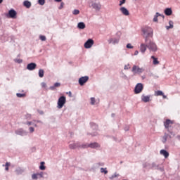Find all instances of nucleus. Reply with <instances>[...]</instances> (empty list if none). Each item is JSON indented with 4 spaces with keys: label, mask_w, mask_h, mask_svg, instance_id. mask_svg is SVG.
Segmentation results:
<instances>
[{
    "label": "nucleus",
    "mask_w": 180,
    "mask_h": 180,
    "mask_svg": "<svg viewBox=\"0 0 180 180\" xmlns=\"http://www.w3.org/2000/svg\"><path fill=\"white\" fill-rule=\"evenodd\" d=\"M143 36L145 39V43H147L148 40H150V37L152 39L153 34V28L150 27H143L141 29Z\"/></svg>",
    "instance_id": "f257e3e1"
},
{
    "label": "nucleus",
    "mask_w": 180,
    "mask_h": 180,
    "mask_svg": "<svg viewBox=\"0 0 180 180\" xmlns=\"http://www.w3.org/2000/svg\"><path fill=\"white\" fill-rule=\"evenodd\" d=\"M147 44V47L150 51H153L155 53L158 50V48L157 47V44H155V42L151 41V39H148V41L146 42Z\"/></svg>",
    "instance_id": "f03ea898"
},
{
    "label": "nucleus",
    "mask_w": 180,
    "mask_h": 180,
    "mask_svg": "<svg viewBox=\"0 0 180 180\" xmlns=\"http://www.w3.org/2000/svg\"><path fill=\"white\" fill-rule=\"evenodd\" d=\"M67 102V99L65 98V96H60L58 100V109H62L63 106L65 105V103Z\"/></svg>",
    "instance_id": "7ed1b4c3"
},
{
    "label": "nucleus",
    "mask_w": 180,
    "mask_h": 180,
    "mask_svg": "<svg viewBox=\"0 0 180 180\" xmlns=\"http://www.w3.org/2000/svg\"><path fill=\"white\" fill-rule=\"evenodd\" d=\"M131 71L134 74H142V72H144V68H140L139 66L134 65L132 67Z\"/></svg>",
    "instance_id": "20e7f679"
},
{
    "label": "nucleus",
    "mask_w": 180,
    "mask_h": 180,
    "mask_svg": "<svg viewBox=\"0 0 180 180\" xmlns=\"http://www.w3.org/2000/svg\"><path fill=\"white\" fill-rule=\"evenodd\" d=\"M143 89H144V86H143V84L138 83L134 89V94H141L143 92Z\"/></svg>",
    "instance_id": "39448f33"
},
{
    "label": "nucleus",
    "mask_w": 180,
    "mask_h": 180,
    "mask_svg": "<svg viewBox=\"0 0 180 180\" xmlns=\"http://www.w3.org/2000/svg\"><path fill=\"white\" fill-rule=\"evenodd\" d=\"M171 124H174V121L171 120H166V121L164 122V126L165 129H167L170 134H172V132L169 131V126H171Z\"/></svg>",
    "instance_id": "423d86ee"
},
{
    "label": "nucleus",
    "mask_w": 180,
    "mask_h": 180,
    "mask_svg": "<svg viewBox=\"0 0 180 180\" xmlns=\"http://www.w3.org/2000/svg\"><path fill=\"white\" fill-rule=\"evenodd\" d=\"M18 13L14 9H11L7 14V18H11V19H16V15Z\"/></svg>",
    "instance_id": "0eeeda50"
},
{
    "label": "nucleus",
    "mask_w": 180,
    "mask_h": 180,
    "mask_svg": "<svg viewBox=\"0 0 180 180\" xmlns=\"http://www.w3.org/2000/svg\"><path fill=\"white\" fill-rule=\"evenodd\" d=\"M89 79V77H88V76H84V77H80L79 79V85H81V86H82V85H84V84H86V82H88Z\"/></svg>",
    "instance_id": "6e6552de"
},
{
    "label": "nucleus",
    "mask_w": 180,
    "mask_h": 180,
    "mask_svg": "<svg viewBox=\"0 0 180 180\" xmlns=\"http://www.w3.org/2000/svg\"><path fill=\"white\" fill-rule=\"evenodd\" d=\"M94 41H93V39H88L84 43V48L85 49H91V47H92V46H94Z\"/></svg>",
    "instance_id": "1a4fd4ad"
},
{
    "label": "nucleus",
    "mask_w": 180,
    "mask_h": 180,
    "mask_svg": "<svg viewBox=\"0 0 180 180\" xmlns=\"http://www.w3.org/2000/svg\"><path fill=\"white\" fill-rule=\"evenodd\" d=\"M36 67H37L36 63H31L27 65V69H28L29 71H33V70H36Z\"/></svg>",
    "instance_id": "9d476101"
},
{
    "label": "nucleus",
    "mask_w": 180,
    "mask_h": 180,
    "mask_svg": "<svg viewBox=\"0 0 180 180\" xmlns=\"http://www.w3.org/2000/svg\"><path fill=\"white\" fill-rule=\"evenodd\" d=\"M120 12H122V15H124V16H129L130 15V13L129 12V10L126 8L125 7H121L120 8Z\"/></svg>",
    "instance_id": "9b49d317"
},
{
    "label": "nucleus",
    "mask_w": 180,
    "mask_h": 180,
    "mask_svg": "<svg viewBox=\"0 0 180 180\" xmlns=\"http://www.w3.org/2000/svg\"><path fill=\"white\" fill-rule=\"evenodd\" d=\"M151 98L150 96H146V95H142L141 96V101L142 102H144L145 103H147V102H150V98Z\"/></svg>",
    "instance_id": "f8f14e48"
},
{
    "label": "nucleus",
    "mask_w": 180,
    "mask_h": 180,
    "mask_svg": "<svg viewBox=\"0 0 180 180\" xmlns=\"http://www.w3.org/2000/svg\"><path fill=\"white\" fill-rule=\"evenodd\" d=\"M80 144L79 143H73L72 144L69 145V148H71L72 150H74L75 148H79Z\"/></svg>",
    "instance_id": "ddd939ff"
},
{
    "label": "nucleus",
    "mask_w": 180,
    "mask_h": 180,
    "mask_svg": "<svg viewBox=\"0 0 180 180\" xmlns=\"http://www.w3.org/2000/svg\"><path fill=\"white\" fill-rule=\"evenodd\" d=\"M91 6L96 11H99L101 10V4L94 3V2L92 3Z\"/></svg>",
    "instance_id": "4468645a"
},
{
    "label": "nucleus",
    "mask_w": 180,
    "mask_h": 180,
    "mask_svg": "<svg viewBox=\"0 0 180 180\" xmlns=\"http://www.w3.org/2000/svg\"><path fill=\"white\" fill-rule=\"evenodd\" d=\"M101 147V145L96 142H94L91 143H89V148H99Z\"/></svg>",
    "instance_id": "2eb2a0df"
},
{
    "label": "nucleus",
    "mask_w": 180,
    "mask_h": 180,
    "mask_svg": "<svg viewBox=\"0 0 180 180\" xmlns=\"http://www.w3.org/2000/svg\"><path fill=\"white\" fill-rule=\"evenodd\" d=\"M161 155H164L165 158H168L169 157V153L165 150H160Z\"/></svg>",
    "instance_id": "dca6fc26"
},
{
    "label": "nucleus",
    "mask_w": 180,
    "mask_h": 180,
    "mask_svg": "<svg viewBox=\"0 0 180 180\" xmlns=\"http://www.w3.org/2000/svg\"><path fill=\"white\" fill-rule=\"evenodd\" d=\"M147 44H141V46H140V51L142 52V53H146V51L147 50Z\"/></svg>",
    "instance_id": "f3484780"
},
{
    "label": "nucleus",
    "mask_w": 180,
    "mask_h": 180,
    "mask_svg": "<svg viewBox=\"0 0 180 180\" xmlns=\"http://www.w3.org/2000/svg\"><path fill=\"white\" fill-rule=\"evenodd\" d=\"M165 14L167 16H171V15H172V9L167 8L165 10Z\"/></svg>",
    "instance_id": "a211bd4d"
},
{
    "label": "nucleus",
    "mask_w": 180,
    "mask_h": 180,
    "mask_svg": "<svg viewBox=\"0 0 180 180\" xmlns=\"http://www.w3.org/2000/svg\"><path fill=\"white\" fill-rule=\"evenodd\" d=\"M60 86H61V84H60L58 82H56V83L54 84L53 86H51L50 87V89H51V91H54V89H56V88H58Z\"/></svg>",
    "instance_id": "6ab92c4d"
},
{
    "label": "nucleus",
    "mask_w": 180,
    "mask_h": 180,
    "mask_svg": "<svg viewBox=\"0 0 180 180\" xmlns=\"http://www.w3.org/2000/svg\"><path fill=\"white\" fill-rule=\"evenodd\" d=\"M23 5H24V6H25V8L29 9V8H30V6H32V3H30V1L27 0L23 2Z\"/></svg>",
    "instance_id": "aec40b11"
},
{
    "label": "nucleus",
    "mask_w": 180,
    "mask_h": 180,
    "mask_svg": "<svg viewBox=\"0 0 180 180\" xmlns=\"http://www.w3.org/2000/svg\"><path fill=\"white\" fill-rule=\"evenodd\" d=\"M40 176L41 178H43V174H34L32 176V179H37Z\"/></svg>",
    "instance_id": "412c9836"
},
{
    "label": "nucleus",
    "mask_w": 180,
    "mask_h": 180,
    "mask_svg": "<svg viewBox=\"0 0 180 180\" xmlns=\"http://www.w3.org/2000/svg\"><path fill=\"white\" fill-rule=\"evenodd\" d=\"M158 16H162V18H164V15L160 14L159 13H156L153 18V22H158Z\"/></svg>",
    "instance_id": "4be33fe9"
},
{
    "label": "nucleus",
    "mask_w": 180,
    "mask_h": 180,
    "mask_svg": "<svg viewBox=\"0 0 180 180\" xmlns=\"http://www.w3.org/2000/svg\"><path fill=\"white\" fill-rule=\"evenodd\" d=\"M151 58L153 59V65H158V64H160V61H158V58H155L154 56H151Z\"/></svg>",
    "instance_id": "5701e85b"
},
{
    "label": "nucleus",
    "mask_w": 180,
    "mask_h": 180,
    "mask_svg": "<svg viewBox=\"0 0 180 180\" xmlns=\"http://www.w3.org/2000/svg\"><path fill=\"white\" fill-rule=\"evenodd\" d=\"M78 29H85V23L84 22H79L77 25Z\"/></svg>",
    "instance_id": "b1692460"
},
{
    "label": "nucleus",
    "mask_w": 180,
    "mask_h": 180,
    "mask_svg": "<svg viewBox=\"0 0 180 180\" xmlns=\"http://www.w3.org/2000/svg\"><path fill=\"white\" fill-rule=\"evenodd\" d=\"M39 77L40 78H43V77H44V70L40 69V70H39Z\"/></svg>",
    "instance_id": "393cba45"
},
{
    "label": "nucleus",
    "mask_w": 180,
    "mask_h": 180,
    "mask_svg": "<svg viewBox=\"0 0 180 180\" xmlns=\"http://www.w3.org/2000/svg\"><path fill=\"white\" fill-rule=\"evenodd\" d=\"M169 26H167L166 29L169 30V29H173L174 28V22L172 21L169 22Z\"/></svg>",
    "instance_id": "a878e982"
},
{
    "label": "nucleus",
    "mask_w": 180,
    "mask_h": 180,
    "mask_svg": "<svg viewBox=\"0 0 180 180\" xmlns=\"http://www.w3.org/2000/svg\"><path fill=\"white\" fill-rule=\"evenodd\" d=\"M44 162H41V165L39 166V169H41V171H44V169H46V166H44Z\"/></svg>",
    "instance_id": "bb28decb"
},
{
    "label": "nucleus",
    "mask_w": 180,
    "mask_h": 180,
    "mask_svg": "<svg viewBox=\"0 0 180 180\" xmlns=\"http://www.w3.org/2000/svg\"><path fill=\"white\" fill-rule=\"evenodd\" d=\"M79 148H89V143L82 144L80 145Z\"/></svg>",
    "instance_id": "cd10ccee"
},
{
    "label": "nucleus",
    "mask_w": 180,
    "mask_h": 180,
    "mask_svg": "<svg viewBox=\"0 0 180 180\" xmlns=\"http://www.w3.org/2000/svg\"><path fill=\"white\" fill-rule=\"evenodd\" d=\"M162 95H163V93L161 91H157L155 92V96H162Z\"/></svg>",
    "instance_id": "c85d7f7f"
},
{
    "label": "nucleus",
    "mask_w": 180,
    "mask_h": 180,
    "mask_svg": "<svg viewBox=\"0 0 180 180\" xmlns=\"http://www.w3.org/2000/svg\"><path fill=\"white\" fill-rule=\"evenodd\" d=\"M16 96H18V98H25V96H26V94H25L17 93Z\"/></svg>",
    "instance_id": "c756f323"
},
{
    "label": "nucleus",
    "mask_w": 180,
    "mask_h": 180,
    "mask_svg": "<svg viewBox=\"0 0 180 180\" xmlns=\"http://www.w3.org/2000/svg\"><path fill=\"white\" fill-rule=\"evenodd\" d=\"M5 167H6V171H9V167H11V163L7 162L5 165Z\"/></svg>",
    "instance_id": "7c9ffc66"
},
{
    "label": "nucleus",
    "mask_w": 180,
    "mask_h": 180,
    "mask_svg": "<svg viewBox=\"0 0 180 180\" xmlns=\"http://www.w3.org/2000/svg\"><path fill=\"white\" fill-rule=\"evenodd\" d=\"M101 172L102 173V174H108V170H106V168H103V167H102V168H101Z\"/></svg>",
    "instance_id": "2f4dec72"
},
{
    "label": "nucleus",
    "mask_w": 180,
    "mask_h": 180,
    "mask_svg": "<svg viewBox=\"0 0 180 180\" xmlns=\"http://www.w3.org/2000/svg\"><path fill=\"white\" fill-rule=\"evenodd\" d=\"M39 39H40V40H41V41H46V36H44V35L39 36Z\"/></svg>",
    "instance_id": "473e14b6"
},
{
    "label": "nucleus",
    "mask_w": 180,
    "mask_h": 180,
    "mask_svg": "<svg viewBox=\"0 0 180 180\" xmlns=\"http://www.w3.org/2000/svg\"><path fill=\"white\" fill-rule=\"evenodd\" d=\"M72 13L73 15H79V10L75 9L72 11Z\"/></svg>",
    "instance_id": "72a5a7b5"
},
{
    "label": "nucleus",
    "mask_w": 180,
    "mask_h": 180,
    "mask_svg": "<svg viewBox=\"0 0 180 180\" xmlns=\"http://www.w3.org/2000/svg\"><path fill=\"white\" fill-rule=\"evenodd\" d=\"M91 105H95V98H91Z\"/></svg>",
    "instance_id": "f704fd0d"
},
{
    "label": "nucleus",
    "mask_w": 180,
    "mask_h": 180,
    "mask_svg": "<svg viewBox=\"0 0 180 180\" xmlns=\"http://www.w3.org/2000/svg\"><path fill=\"white\" fill-rule=\"evenodd\" d=\"M38 2L39 4V5H44L45 4L46 1L45 0H39Z\"/></svg>",
    "instance_id": "c9c22d12"
},
{
    "label": "nucleus",
    "mask_w": 180,
    "mask_h": 180,
    "mask_svg": "<svg viewBox=\"0 0 180 180\" xmlns=\"http://www.w3.org/2000/svg\"><path fill=\"white\" fill-rule=\"evenodd\" d=\"M123 4H126V0H120V6H122Z\"/></svg>",
    "instance_id": "e433bc0d"
},
{
    "label": "nucleus",
    "mask_w": 180,
    "mask_h": 180,
    "mask_svg": "<svg viewBox=\"0 0 180 180\" xmlns=\"http://www.w3.org/2000/svg\"><path fill=\"white\" fill-rule=\"evenodd\" d=\"M15 63H18V64H20L21 63H23V60L22 59H16Z\"/></svg>",
    "instance_id": "4c0bfd02"
},
{
    "label": "nucleus",
    "mask_w": 180,
    "mask_h": 180,
    "mask_svg": "<svg viewBox=\"0 0 180 180\" xmlns=\"http://www.w3.org/2000/svg\"><path fill=\"white\" fill-rule=\"evenodd\" d=\"M127 49H133V46H131V44H128L127 45Z\"/></svg>",
    "instance_id": "58836bf2"
},
{
    "label": "nucleus",
    "mask_w": 180,
    "mask_h": 180,
    "mask_svg": "<svg viewBox=\"0 0 180 180\" xmlns=\"http://www.w3.org/2000/svg\"><path fill=\"white\" fill-rule=\"evenodd\" d=\"M25 117H26V119H30V118L32 117V115H30V114H27V115H25Z\"/></svg>",
    "instance_id": "ea45409f"
},
{
    "label": "nucleus",
    "mask_w": 180,
    "mask_h": 180,
    "mask_svg": "<svg viewBox=\"0 0 180 180\" xmlns=\"http://www.w3.org/2000/svg\"><path fill=\"white\" fill-rule=\"evenodd\" d=\"M29 130H30V133H33V131H34V128L30 127L29 128Z\"/></svg>",
    "instance_id": "a19ab883"
},
{
    "label": "nucleus",
    "mask_w": 180,
    "mask_h": 180,
    "mask_svg": "<svg viewBox=\"0 0 180 180\" xmlns=\"http://www.w3.org/2000/svg\"><path fill=\"white\" fill-rule=\"evenodd\" d=\"M41 85L42 88H46V86H47V84L46 83H44V82H42L41 84Z\"/></svg>",
    "instance_id": "79ce46f5"
},
{
    "label": "nucleus",
    "mask_w": 180,
    "mask_h": 180,
    "mask_svg": "<svg viewBox=\"0 0 180 180\" xmlns=\"http://www.w3.org/2000/svg\"><path fill=\"white\" fill-rule=\"evenodd\" d=\"M130 68V65H126L124 66V70H129Z\"/></svg>",
    "instance_id": "37998d69"
},
{
    "label": "nucleus",
    "mask_w": 180,
    "mask_h": 180,
    "mask_svg": "<svg viewBox=\"0 0 180 180\" xmlns=\"http://www.w3.org/2000/svg\"><path fill=\"white\" fill-rule=\"evenodd\" d=\"M63 7H64V3L62 2V3L60 4V6L59 7V9H63Z\"/></svg>",
    "instance_id": "c03bdc74"
},
{
    "label": "nucleus",
    "mask_w": 180,
    "mask_h": 180,
    "mask_svg": "<svg viewBox=\"0 0 180 180\" xmlns=\"http://www.w3.org/2000/svg\"><path fill=\"white\" fill-rule=\"evenodd\" d=\"M26 124H27V126H31V124H33V122H27Z\"/></svg>",
    "instance_id": "a18cd8bd"
},
{
    "label": "nucleus",
    "mask_w": 180,
    "mask_h": 180,
    "mask_svg": "<svg viewBox=\"0 0 180 180\" xmlns=\"http://www.w3.org/2000/svg\"><path fill=\"white\" fill-rule=\"evenodd\" d=\"M162 96L163 99H167V96H165V95L164 94V93H163V95H162Z\"/></svg>",
    "instance_id": "49530a36"
},
{
    "label": "nucleus",
    "mask_w": 180,
    "mask_h": 180,
    "mask_svg": "<svg viewBox=\"0 0 180 180\" xmlns=\"http://www.w3.org/2000/svg\"><path fill=\"white\" fill-rule=\"evenodd\" d=\"M167 135H165L164 136H163V139H164V140H165V141H167Z\"/></svg>",
    "instance_id": "de8ad7c7"
},
{
    "label": "nucleus",
    "mask_w": 180,
    "mask_h": 180,
    "mask_svg": "<svg viewBox=\"0 0 180 180\" xmlns=\"http://www.w3.org/2000/svg\"><path fill=\"white\" fill-rule=\"evenodd\" d=\"M139 54V51H136L134 53V56H137Z\"/></svg>",
    "instance_id": "09e8293b"
},
{
    "label": "nucleus",
    "mask_w": 180,
    "mask_h": 180,
    "mask_svg": "<svg viewBox=\"0 0 180 180\" xmlns=\"http://www.w3.org/2000/svg\"><path fill=\"white\" fill-rule=\"evenodd\" d=\"M69 96H70V98H71L72 96V94L71 93V91L69 92Z\"/></svg>",
    "instance_id": "8fccbe9b"
},
{
    "label": "nucleus",
    "mask_w": 180,
    "mask_h": 180,
    "mask_svg": "<svg viewBox=\"0 0 180 180\" xmlns=\"http://www.w3.org/2000/svg\"><path fill=\"white\" fill-rule=\"evenodd\" d=\"M115 43H119V41H118V40H115V41H113V44H115Z\"/></svg>",
    "instance_id": "3c124183"
},
{
    "label": "nucleus",
    "mask_w": 180,
    "mask_h": 180,
    "mask_svg": "<svg viewBox=\"0 0 180 180\" xmlns=\"http://www.w3.org/2000/svg\"><path fill=\"white\" fill-rule=\"evenodd\" d=\"M16 134H21V132L20 131H16Z\"/></svg>",
    "instance_id": "603ef678"
},
{
    "label": "nucleus",
    "mask_w": 180,
    "mask_h": 180,
    "mask_svg": "<svg viewBox=\"0 0 180 180\" xmlns=\"http://www.w3.org/2000/svg\"><path fill=\"white\" fill-rule=\"evenodd\" d=\"M62 0H55L56 2H61Z\"/></svg>",
    "instance_id": "864d4df0"
},
{
    "label": "nucleus",
    "mask_w": 180,
    "mask_h": 180,
    "mask_svg": "<svg viewBox=\"0 0 180 180\" xmlns=\"http://www.w3.org/2000/svg\"><path fill=\"white\" fill-rule=\"evenodd\" d=\"M4 2V0H0V4H2Z\"/></svg>",
    "instance_id": "5fc2aeb1"
},
{
    "label": "nucleus",
    "mask_w": 180,
    "mask_h": 180,
    "mask_svg": "<svg viewBox=\"0 0 180 180\" xmlns=\"http://www.w3.org/2000/svg\"><path fill=\"white\" fill-rule=\"evenodd\" d=\"M34 127H37V124H34Z\"/></svg>",
    "instance_id": "6e6d98bb"
},
{
    "label": "nucleus",
    "mask_w": 180,
    "mask_h": 180,
    "mask_svg": "<svg viewBox=\"0 0 180 180\" xmlns=\"http://www.w3.org/2000/svg\"><path fill=\"white\" fill-rule=\"evenodd\" d=\"M34 122H35L36 123H39V121L34 120Z\"/></svg>",
    "instance_id": "4d7b16f0"
},
{
    "label": "nucleus",
    "mask_w": 180,
    "mask_h": 180,
    "mask_svg": "<svg viewBox=\"0 0 180 180\" xmlns=\"http://www.w3.org/2000/svg\"><path fill=\"white\" fill-rule=\"evenodd\" d=\"M177 138L179 139V140H180V136H178Z\"/></svg>",
    "instance_id": "13d9d810"
}]
</instances>
